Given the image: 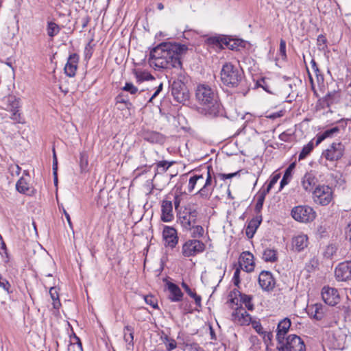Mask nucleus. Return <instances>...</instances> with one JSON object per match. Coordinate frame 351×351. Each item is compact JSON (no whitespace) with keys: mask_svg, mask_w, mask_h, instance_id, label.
Wrapping results in <instances>:
<instances>
[{"mask_svg":"<svg viewBox=\"0 0 351 351\" xmlns=\"http://www.w3.org/2000/svg\"><path fill=\"white\" fill-rule=\"evenodd\" d=\"M186 45L163 42L150 50L148 62L156 70L176 68L181 65V59L188 51Z\"/></svg>","mask_w":351,"mask_h":351,"instance_id":"nucleus-1","label":"nucleus"},{"mask_svg":"<svg viewBox=\"0 0 351 351\" xmlns=\"http://www.w3.org/2000/svg\"><path fill=\"white\" fill-rule=\"evenodd\" d=\"M227 302L232 306H237V308L232 314L233 320L235 323L241 326H247L252 322L250 315L243 308V305L250 311L253 310L254 305L252 303V297L248 295L242 294L236 289L230 291L228 296Z\"/></svg>","mask_w":351,"mask_h":351,"instance_id":"nucleus-2","label":"nucleus"},{"mask_svg":"<svg viewBox=\"0 0 351 351\" xmlns=\"http://www.w3.org/2000/svg\"><path fill=\"white\" fill-rule=\"evenodd\" d=\"M238 69L232 64L226 63L221 70V81L227 86H237L240 80Z\"/></svg>","mask_w":351,"mask_h":351,"instance_id":"nucleus-3","label":"nucleus"},{"mask_svg":"<svg viewBox=\"0 0 351 351\" xmlns=\"http://www.w3.org/2000/svg\"><path fill=\"white\" fill-rule=\"evenodd\" d=\"M277 348L279 351H306L304 341L296 335L287 336L278 343Z\"/></svg>","mask_w":351,"mask_h":351,"instance_id":"nucleus-4","label":"nucleus"},{"mask_svg":"<svg viewBox=\"0 0 351 351\" xmlns=\"http://www.w3.org/2000/svg\"><path fill=\"white\" fill-rule=\"evenodd\" d=\"M313 201L322 206L329 204L333 199V191L327 185H318L313 191Z\"/></svg>","mask_w":351,"mask_h":351,"instance_id":"nucleus-5","label":"nucleus"},{"mask_svg":"<svg viewBox=\"0 0 351 351\" xmlns=\"http://www.w3.org/2000/svg\"><path fill=\"white\" fill-rule=\"evenodd\" d=\"M291 215L297 221L309 223L316 217V213L313 208L308 206H297L292 208Z\"/></svg>","mask_w":351,"mask_h":351,"instance_id":"nucleus-6","label":"nucleus"},{"mask_svg":"<svg viewBox=\"0 0 351 351\" xmlns=\"http://www.w3.org/2000/svg\"><path fill=\"white\" fill-rule=\"evenodd\" d=\"M197 211L191 207H186L182 211L178 214V220L182 226L186 229H191L193 225L196 224Z\"/></svg>","mask_w":351,"mask_h":351,"instance_id":"nucleus-7","label":"nucleus"},{"mask_svg":"<svg viewBox=\"0 0 351 351\" xmlns=\"http://www.w3.org/2000/svg\"><path fill=\"white\" fill-rule=\"evenodd\" d=\"M205 245L197 239L188 240L182 248V254L184 257L194 256L204 252Z\"/></svg>","mask_w":351,"mask_h":351,"instance_id":"nucleus-8","label":"nucleus"},{"mask_svg":"<svg viewBox=\"0 0 351 351\" xmlns=\"http://www.w3.org/2000/svg\"><path fill=\"white\" fill-rule=\"evenodd\" d=\"M171 94L174 99L179 103H184L189 99V91L182 82H173L171 83Z\"/></svg>","mask_w":351,"mask_h":351,"instance_id":"nucleus-9","label":"nucleus"},{"mask_svg":"<svg viewBox=\"0 0 351 351\" xmlns=\"http://www.w3.org/2000/svg\"><path fill=\"white\" fill-rule=\"evenodd\" d=\"M344 149L345 147L341 142H334L323 152L322 156L327 160H338L343 156Z\"/></svg>","mask_w":351,"mask_h":351,"instance_id":"nucleus-10","label":"nucleus"},{"mask_svg":"<svg viewBox=\"0 0 351 351\" xmlns=\"http://www.w3.org/2000/svg\"><path fill=\"white\" fill-rule=\"evenodd\" d=\"M196 97L199 101L205 105H210L215 101L216 94L207 85H199L196 89Z\"/></svg>","mask_w":351,"mask_h":351,"instance_id":"nucleus-11","label":"nucleus"},{"mask_svg":"<svg viewBox=\"0 0 351 351\" xmlns=\"http://www.w3.org/2000/svg\"><path fill=\"white\" fill-rule=\"evenodd\" d=\"M239 267L247 273L252 272L255 268L254 255L248 252H243L239 258Z\"/></svg>","mask_w":351,"mask_h":351,"instance_id":"nucleus-12","label":"nucleus"},{"mask_svg":"<svg viewBox=\"0 0 351 351\" xmlns=\"http://www.w3.org/2000/svg\"><path fill=\"white\" fill-rule=\"evenodd\" d=\"M322 297L324 302L330 306L337 304L340 300L337 289L328 286H325L322 288Z\"/></svg>","mask_w":351,"mask_h":351,"instance_id":"nucleus-13","label":"nucleus"},{"mask_svg":"<svg viewBox=\"0 0 351 351\" xmlns=\"http://www.w3.org/2000/svg\"><path fill=\"white\" fill-rule=\"evenodd\" d=\"M335 274L339 281L351 280V261H344L339 263L335 268Z\"/></svg>","mask_w":351,"mask_h":351,"instance_id":"nucleus-14","label":"nucleus"},{"mask_svg":"<svg viewBox=\"0 0 351 351\" xmlns=\"http://www.w3.org/2000/svg\"><path fill=\"white\" fill-rule=\"evenodd\" d=\"M258 284L263 290L269 291L276 285V280L269 271H263L258 276Z\"/></svg>","mask_w":351,"mask_h":351,"instance_id":"nucleus-15","label":"nucleus"},{"mask_svg":"<svg viewBox=\"0 0 351 351\" xmlns=\"http://www.w3.org/2000/svg\"><path fill=\"white\" fill-rule=\"evenodd\" d=\"M9 106L12 114L10 119L16 123H23L24 119L19 112L20 99L14 97H10L8 98Z\"/></svg>","mask_w":351,"mask_h":351,"instance_id":"nucleus-16","label":"nucleus"},{"mask_svg":"<svg viewBox=\"0 0 351 351\" xmlns=\"http://www.w3.org/2000/svg\"><path fill=\"white\" fill-rule=\"evenodd\" d=\"M223 46L230 50H239L240 47H245V42L228 36H221V47Z\"/></svg>","mask_w":351,"mask_h":351,"instance_id":"nucleus-17","label":"nucleus"},{"mask_svg":"<svg viewBox=\"0 0 351 351\" xmlns=\"http://www.w3.org/2000/svg\"><path fill=\"white\" fill-rule=\"evenodd\" d=\"M318 180L313 172H307L301 178V186L306 192H313Z\"/></svg>","mask_w":351,"mask_h":351,"instance_id":"nucleus-18","label":"nucleus"},{"mask_svg":"<svg viewBox=\"0 0 351 351\" xmlns=\"http://www.w3.org/2000/svg\"><path fill=\"white\" fill-rule=\"evenodd\" d=\"M162 237L165 242V245L173 248L178 243V238L177 236V231L172 227H165L162 232Z\"/></svg>","mask_w":351,"mask_h":351,"instance_id":"nucleus-19","label":"nucleus"},{"mask_svg":"<svg viewBox=\"0 0 351 351\" xmlns=\"http://www.w3.org/2000/svg\"><path fill=\"white\" fill-rule=\"evenodd\" d=\"M79 59V56L75 53H73L69 56L67 62L64 69V73L67 76L71 77L75 75Z\"/></svg>","mask_w":351,"mask_h":351,"instance_id":"nucleus-20","label":"nucleus"},{"mask_svg":"<svg viewBox=\"0 0 351 351\" xmlns=\"http://www.w3.org/2000/svg\"><path fill=\"white\" fill-rule=\"evenodd\" d=\"M291 244L295 251L302 252L308 245V236L303 233L298 234L292 238Z\"/></svg>","mask_w":351,"mask_h":351,"instance_id":"nucleus-21","label":"nucleus"},{"mask_svg":"<svg viewBox=\"0 0 351 351\" xmlns=\"http://www.w3.org/2000/svg\"><path fill=\"white\" fill-rule=\"evenodd\" d=\"M326 313V308L321 304H314L308 306V313L317 320L322 319Z\"/></svg>","mask_w":351,"mask_h":351,"instance_id":"nucleus-22","label":"nucleus"},{"mask_svg":"<svg viewBox=\"0 0 351 351\" xmlns=\"http://www.w3.org/2000/svg\"><path fill=\"white\" fill-rule=\"evenodd\" d=\"M291 326V321L288 318L281 320L277 327L276 339L278 343L286 339V335Z\"/></svg>","mask_w":351,"mask_h":351,"instance_id":"nucleus-23","label":"nucleus"},{"mask_svg":"<svg viewBox=\"0 0 351 351\" xmlns=\"http://www.w3.org/2000/svg\"><path fill=\"white\" fill-rule=\"evenodd\" d=\"M161 220L170 222L173 219V205L171 201L163 200L161 206Z\"/></svg>","mask_w":351,"mask_h":351,"instance_id":"nucleus-24","label":"nucleus"},{"mask_svg":"<svg viewBox=\"0 0 351 351\" xmlns=\"http://www.w3.org/2000/svg\"><path fill=\"white\" fill-rule=\"evenodd\" d=\"M166 286L170 293L169 298L171 301L180 302L182 300L183 293L177 285L168 281Z\"/></svg>","mask_w":351,"mask_h":351,"instance_id":"nucleus-25","label":"nucleus"},{"mask_svg":"<svg viewBox=\"0 0 351 351\" xmlns=\"http://www.w3.org/2000/svg\"><path fill=\"white\" fill-rule=\"evenodd\" d=\"M346 335L340 329L332 334V346L336 349H343L346 340Z\"/></svg>","mask_w":351,"mask_h":351,"instance_id":"nucleus-26","label":"nucleus"},{"mask_svg":"<svg viewBox=\"0 0 351 351\" xmlns=\"http://www.w3.org/2000/svg\"><path fill=\"white\" fill-rule=\"evenodd\" d=\"M142 137L145 141L152 143H162L164 141L163 136L160 133L154 131H144Z\"/></svg>","mask_w":351,"mask_h":351,"instance_id":"nucleus-27","label":"nucleus"},{"mask_svg":"<svg viewBox=\"0 0 351 351\" xmlns=\"http://www.w3.org/2000/svg\"><path fill=\"white\" fill-rule=\"evenodd\" d=\"M261 219L259 217H256L248 223L245 229V234L249 239L254 237L257 228L261 224Z\"/></svg>","mask_w":351,"mask_h":351,"instance_id":"nucleus-28","label":"nucleus"},{"mask_svg":"<svg viewBox=\"0 0 351 351\" xmlns=\"http://www.w3.org/2000/svg\"><path fill=\"white\" fill-rule=\"evenodd\" d=\"M134 328L127 325L123 328V339L128 346H134Z\"/></svg>","mask_w":351,"mask_h":351,"instance_id":"nucleus-29","label":"nucleus"},{"mask_svg":"<svg viewBox=\"0 0 351 351\" xmlns=\"http://www.w3.org/2000/svg\"><path fill=\"white\" fill-rule=\"evenodd\" d=\"M204 178L202 175H195L190 178L188 184V192L191 193L195 188L196 184L202 186L204 183Z\"/></svg>","mask_w":351,"mask_h":351,"instance_id":"nucleus-30","label":"nucleus"},{"mask_svg":"<svg viewBox=\"0 0 351 351\" xmlns=\"http://www.w3.org/2000/svg\"><path fill=\"white\" fill-rule=\"evenodd\" d=\"M133 73L135 75L137 82H142L145 80L154 79V77L147 71L140 69H134Z\"/></svg>","mask_w":351,"mask_h":351,"instance_id":"nucleus-31","label":"nucleus"},{"mask_svg":"<svg viewBox=\"0 0 351 351\" xmlns=\"http://www.w3.org/2000/svg\"><path fill=\"white\" fill-rule=\"evenodd\" d=\"M60 26L53 21H48L47 23V34L51 39L58 35L60 31Z\"/></svg>","mask_w":351,"mask_h":351,"instance_id":"nucleus-32","label":"nucleus"},{"mask_svg":"<svg viewBox=\"0 0 351 351\" xmlns=\"http://www.w3.org/2000/svg\"><path fill=\"white\" fill-rule=\"evenodd\" d=\"M174 69H176L175 74L176 79L173 82H182L184 83L187 82L189 76L184 69H183L182 64L181 65H177V67Z\"/></svg>","mask_w":351,"mask_h":351,"instance_id":"nucleus-33","label":"nucleus"},{"mask_svg":"<svg viewBox=\"0 0 351 351\" xmlns=\"http://www.w3.org/2000/svg\"><path fill=\"white\" fill-rule=\"evenodd\" d=\"M211 183H212V177L210 173V170L208 169V171H207V178L206 179V181L204 183H203L202 187L198 190V193L202 196L207 195L208 194V193L210 192V186H211Z\"/></svg>","mask_w":351,"mask_h":351,"instance_id":"nucleus-34","label":"nucleus"},{"mask_svg":"<svg viewBox=\"0 0 351 351\" xmlns=\"http://www.w3.org/2000/svg\"><path fill=\"white\" fill-rule=\"evenodd\" d=\"M315 144L313 143V141H311L308 142L306 145H305L303 147L302 151L300 152L299 156H298V160H302L306 158L310 153L313 151L314 149Z\"/></svg>","mask_w":351,"mask_h":351,"instance_id":"nucleus-35","label":"nucleus"},{"mask_svg":"<svg viewBox=\"0 0 351 351\" xmlns=\"http://www.w3.org/2000/svg\"><path fill=\"white\" fill-rule=\"evenodd\" d=\"M263 258L266 262H275L277 261V252L274 249L267 248L264 250L263 254Z\"/></svg>","mask_w":351,"mask_h":351,"instance_id":"nucleus-36","label":"nucleus"},{"mask_svg":"<svg viewBox=\"0 0 351 351\" xmlns=\"http://www.w3.org/2000/svg\"><path fill=\"white\" fill-rule=\"evenodd\" d=\"M49 294L51 300H53V306L55 309H59L61 303L59 299V293L56 287H51L49 289Z\"/></svg>","mask_w":351,"mask_h":351,"instance_id":"nucleus-37","label":"nucleus"},{"mask_svg":"<svg viewBox=\"0 0 351 351\" xmlns=\"http://www.w3.org/2000/svg\"><path fill=\"white\" fill-rule=\"evenodd\" d=\"M161 340L165 345L167 351H171L177 348V343L175 339L170 338L167 335L161 336Z\"/></svg>","mask_w":351,"mask_h":351,"instance_id":"nucleus-38","label":"nucleus"},{"mask_svg":"<svg viewBox=\"0 0 351 351\" xmlns=\"http://www.w3.org/2000/svg\"><path fill=\"white\" fill-rule=\"evenodd\" d=\"M16 189L18 192L25 194L29 189V184L23 177H21L16 184Z\"/></svg>","mask_w":351,"mask_h":351,"instance_id":"nucleus-39","label":"nucleus"},{"mask_svg":"<svg viewBox=\"0 0 351 351\" xmlns=\"http://www.w3.org/2000/svg\"><path fill=\"white\" fill-rule=\"evenodd\" d=\"M256 86L261 87L266 92L273 94V88L269 82V80L266 78H261V80L256 82Z\"/></svg>","mask_w":351,"mask_h":351,"instance_id":"nucleus-40","label":"nucleus"},{"mask_svg":"<svg viewBox=\"0 0 351 351\" xmlns=\"http://www.w3.org/2000/svg\"><path fill=\"white\" fill-rule=\"evenodd\" d=\"M173 163V162H169L165 160L160 161L159 162H158L156 165L157 168L155 176L158 173H162L166 172L168 170V169L172 165Z\"/></svg>","mask_w":351,"mask_h":351,"instance_id":"nucleus-41","label":"nucleus"},{"mask_svg":"<svg viewBox=\"0 0 351 351\" xmlns=\"http://www.w3.org/2000/svg\"><path fill=\"white\" fill-rule=\"evenodd\" d=\"M88 164V156L86 152L80 153V167L81 169V171L83 172L86 171Z\"/></svg>","mask_w":351,"mask_h":351,"instance_id":"nucleus-42","label":"nucleus"},{"mask_svg":"<svg viewBox=\"0 0 351 351\" xmlns=\"http://www.w3.org/2000/svg\"><path fill=\"white\" fill-rule=\"evenodd\" d=\"M191 231V235L193 237H200L204 234V228L199 225H193L191 229H189Z\"/></svg>","mask_w":351,"mask_h":351,"instance_id":"nucleus-43","label":"nucleus"},{"mask_svg":"<svg viewBox=\"0 0 351 351\" xmlns=\"http://www.w3.org/2000/svg\"><path fill=\"white\" fill-rule=\"evenodd\" d=\"M0 287L5 291L8 293H12V291L10 289V283L5 278H3L2 275L0 276Z\"/></svg>","mask_w":351,"mask_h":351,"instance_id":"nucleus-44","label":"nucleus"},{"mask_svg":"<svg viewBox=\"0 0 351 351\" xmlns=\"http://www.w3.org/2000/svg\"><path fill=\"white\" fill-rule=\"evenodd\" d=\"M145 302L147 304L150 305L154 308H158V300L153 295H146L144 298Z\"/></svg>","mask_w":351,"mask_h":351,"instance_id":"nucleus-45","label":"nucleus"},{"mask_svg":"<svg viewBox=\"0 0 351 351\" xmlns=\"http://www.w3.org/2000/svg\"><path fill=\"white\" fill-rule=\"evenodd\" d=\"M123 90L129 92L132 95H135L138 92V88L136 87L132 83L127 82L123 87Z\"/></svg>","mask_w":351,"mask_h":351,"instance_id":"nucleus-46","label":"nucleus"},{"mask_svg":"<svg viewBox=\"0 0 351 351\" xmlns=\"http://www.w3.org/2000/svg\"><path fill=\"white\" fill-rule=\"evenodd\" d=\"M291 176V167H289L285 171V173L280 181V189H282L285 185H287L289 182V179Z\"/></svg>","mask_w":351,"mask_h":351,"instance_id":"nucleus-47","label":"nucleus"},{"mask_svg":"<svg viewBox=\"0 0 351 351\" xmlns=\"http://www.w3.org/2000/svg\"><path fill=\"white\" fill-rule=\"evenodd\" d=\"M205 43L208 46L218 47L219 45V37H217V36L208 37L205 40Z\"/></svg>","mask_w":351,"mask_h":351,"instance_id":"nucleus-48","label":"nucleus"},{"mask_svg":"<svg viewBox=\"0 0 351 351\" xmlns=\"http://www.w3.org/2000/svg\"><path fill=\"white\" fill-rule=\"evenodd\" d=\"M279 54L281 56L282 60L286 59V42L282 39L280 40V42Z\"/></svg>","mask_w":351,"mask_h":351,"instance_id":"nucleus-49","label":"nucleus"},{"mask_svg":"<svg viewBox=\"0 0 351 351\" xmlns=\"http://www.w3.org/2000/svg\"><path fill=\"white\" fill-rule=\"evenodd\" d=\"M339 129L338 127H334L332 128L325 130L324 134L326 138H330L335 136L339 132Z\"/></svg>","mask_w":351,"mask_h":351,"instance_id":"nucleus-50","label":"nucleus"},{"mask_svg":"<svg viewBox=\"0 0 351 351\" xmlns=\"http://www.w3.org/2000/svg\"><path fill=\"white\" fill-rule=\"evenodd\" d=\"M93 49L90 43H88L84 49V57L86 60H89L93 55Z\"/></svg>","mask_w":351,"mask_h":351,"instance_id":"nucleus-51","label":"nucleus"},{"mask_svg":"<svg viewBox=\"0 0 351 351\" xmlns=\"http://www.w3.org/2000/svg\"><path fill=\"white\" fill-rule=\"evenodd\" d=\"M280 178V174H276L271 177L270 182L267 186V192H269V190L274 186V184H276L277 183V182L278 181Z\"/></svg>","mask_w":351,"mask_h":351,"instance_id":"nucleus-52","label":"nucleus"},{"mask_svg":"<svg viewBox=\"0 0 351 351\" xmlns=\"http://www.w3.org/2000/svg\"><path fill=\"white\" fill-rule=\"evenodd\" d=\"M252 327L255 329V330L260 335L263 334V328L259 322L252 321L251 322Z\"/></svg>","mask_w":351,"mask_h":351,"instance_id":"nucleus-53","label":"nucleus"},{"mask_svg":"<svg viewBox=\"0 0 351 351\" xmlns=\"http://www.w3.org/2000/svg\"><path fill=\"white\" fill-rule=\"evenodd\" d=\"M240 269H241L240 267H238L236 269V270L234 273L233 278H232V281L235 286H238L239 284L240 283V279H239V275L241 273Z\"/></svg>","mask_w":351,"mask_h":351,"instance_id":"nucleus-54","label":"nucleus"},{"mask_svg":"<svg viewBox=\"0 0 351 351\" xmlns=\"http://www.w3.org/2000/svg\"><path fill=\"white\" fill-rule=\"evenodd\" d=\"M0 254L3 256V254L5 255V258L8 259V254L7 252V247L4 241H2L0 243Z\"/></svg>","mask_w":351,"mask_h":351,"instance_id":"nucleus-55","label":"nucleus"},{"mask_svg":"<svg viewBox=\"0 0 351 351\" xmlns=\"http://www.w3.org/2000/svg\"><path fill=\"white\" fill-rule=\"evenodd\" d=\"M53 173L56 174V171H58V159L54 149H53Z\"/></svg>","mask_w":351,"mask_h":351,"instance_id":"nucleus-56","label":"nucleus"},{"mask_svg":"<svg viewBox=\"0 0 351 351\" xmlns=\"http://www.w3.org/2000/svg\"><path fill=\"white\" fill-rule=\"evenodd\" d=\"M240 171H237L234 173H221V179L225 180V179H230L234 177L239 176Z\"/></svg>","mask_w":351,"mask_h":351,"instance_id":"nucleus-57","label":"nucleus"},{"mask_svg":"<svg viewBox=\"0 0 351 351\" xmlns=\"http://www.w3.org/2000/svg\"><path fill=\"white\" fill-rule=\"evenodd\" d=\"M162 87H163V84L161 82V83H160V84L157 87V89L156 90L154 93L149 98V99L148 101L149 102H152V100L161 92V90H162Z\"/></svg>","mask_w":351,"mask_h":351,"instance_id":"nucleus-58","label":"nucleus"},{"mask_svg":"<svg viewBox=\"0 0 351 351\" xmlns=\"http://www.w3.org/2000/svg\"><path fill=\"white\" fill-rule=\"evenodd\" d=\"M264 198H265L264 195L260 196L258 198L256 204V210L259 211L262 208L263 205Z\"/></svg>","mask_w":351,"mask_h":351,"instance_id":"nucleus-59","label":"nucleus"},{"mask_svg":"<svg viewBox=\"0 0 351 351\" xmlns=\"http://www.w3.org/2000/svg\"><path fill=\"white\" fill-rule=\"evenodd\" d=\"M182 287H183V289H184V291L190 295V296H192L193 294L195 293V291H192L190 287H189V285L185 283L184 282H182Z\"/></svg>","mask_w":351,"mask_h":351,"instance_id":"nucleus-60","label":"nucleus"},{"mask_svg":"<svg viewBox=\"0 0 351 351\" xmlns=\"http://www.w3.org/2000/svg\"><path fill=\"white\" fill-rule=\"evenodd\" d=\"M116 100H117V104H123L125 106H127L128 104H130V103L128 102V100H125V99H123L122 97V96L120 95L117 97Z\"/></svg>","mask_w":351,"mask_h":351,"instance_id":"nucleus-61","label":"nucleus"},{"mask_svg":"<svg viewBox=\"0 0 351 351\" xmlns=\"http://www.w3.org/2000/svg\"><path fill=\"white\" fill-rule=\"evenodd\" d=\"M177 339L178 340V343L183 344L187 346L189 344L185 342L184 335L182 332H179L177 337Z\"/></svg>","mask_w":351,"mask_h":351,"instance_id":"nucleus-62","label":"nucleus"},{"mask_svg":"<svg viewBox=\"0 0 351 351\" xmlns=\"http://www.w3.org/2000/svg\"><path fill=\"white\" fill-rule=\"evenodd\" d=\"M346 237L351 241V221L348 224L346 228Z\"/></svg>","mask_w":351,"mask_h":351,"instance_id":"nucleus-63","label":"nucleus"},{"mask_svg":"<svg viewBox=\"0 0 351 351\" xmlns=\"http://www.w3.org/2000/svg\"><path fill=\"white\" fill-rule=\"evenodd\" d=\"M191 297L194 298L195 304L197 306H201V297L199 295H197L195 293Z\"/></svg>","mask_w":351,"mask_h":351,"instance_id":"nucleus-64","label":"nucleus"}]
</instances>
